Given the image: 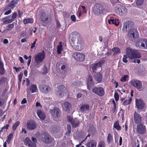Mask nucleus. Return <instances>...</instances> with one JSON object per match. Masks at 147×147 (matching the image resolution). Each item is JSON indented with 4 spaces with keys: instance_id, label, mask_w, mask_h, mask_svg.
<instances>
[{
    "instance_id": "nucleus-1",
    "label": "nucleus",
    "mask_w": 147,
    "mask_h": 147,
    "mask_svg": "<svg viewBox=\"0 0 147 147\" xmlns=\"http://www.w3.org/2000/svg\"><path fill=\"white\" fill-rule=\"evenodd\" d=\"M69 40L73 48L77 51L83 49V44L82 37L77 32H73L69 36Z\"/></svg>"
},
{
    "instance_id": "nucleus-2",
    "label": "nucleus",
    "mask_w": 147,
    "mask_h": 147,
    "mask_svg": "<svg viewBox=\"0 0 147 147\" xmlns=\"http://www.w3.org/2000/svg\"><path fill=\"white\" fill-rule=\"evenodd\" d=\"M36 137L39 140L46 144H49L52 141L51 136L47 132L43 131L41 134L38 133Z\"/></svg>"
},
{
    "instance_id": "nucleus-3",
    "label": "nucleus",
    "mask_w": 147,
    "mask_h": 147,
    "mask_svg": "<svg viewBox=\"0 0 147 147\" xmlns=\"http://www.w3.org/2000/svg\"><path fill=\"white\" fill-rule=\"evenodd\" d=\"M126 52L128 57L130 59L135 58H140L141 57L140 53L137 50L127 47L126 49Z\"/></svg>"
},
{
    "instance_id": "nucleus-4",
    "label": "nucleus",
    "mask_w": 147,
    "mask_h": 147,
    "mask_svg": "<svg viewBox=\"0 0 147 147\" xmlns=\"http://www.w3.org/2000/svg\"><path fill=\"white\" fill-rule=\"evenodd\" d=\"M45 57V54L43 50L41 53L37 54L34 57V61L36 63L35 66L38 68L41 65L40 63H42Z\"/></svg>"
},
{
    "instance_id": "nucleus-5",
    "label": "nucleus",
    "mask_w": 147,
    "mask_h": 147,
    "mask_svg": "<svg viewBox=\"0 0 147 147\" xmlns=\"http://www.w3.org/2000/svg\"><path fill=\"white\" fill-rule=\"evenodd\" d=\"M136 45L137 48L147 49V39L144 38L140 39L136 42Z\"/></svg>"
},
{
    "instance_id": "nucleus-6",
    "label": "nucleus",
    "mask_w": 147,
    "mask_h": 147,
    "mask_svg": "<svg viewBox=\"0 0 147 147\" xmlns=\"http://www.w3.org/2000/svg\"><path fill=\"white\" fill-rule=\"evenodd\" d=\"M103 5L100 4H96L93 7V11L96 15H98L102 13L104 9Z\"/></svg>"
},
{
    "instance_id": "nucleus-7",
    "label": "nucleus",
    "mask_w": 147,
    "mask_h": 147,
    "mask_svg": "<svg viewBox=\"0 0 147 147\" xmlns=\"http://www.w3.org/2000/svg\"><path fill=\"white\" fill-rule=\"evenodd\" d=\"M136 131L138 134L143 135L146 132V126L143 123H141L136 126Z\"/></svg>"
},
{
    "instance_id": "nucleus-8",
    "label": "nucleus",
    "mask_w": 147,
    "mask_h": 147,
    "mask_svg": "<svg viewBox=\"0 0 147 147\" xmlns=\"http://www.w3.org/2000/svg\"><path fill=\"white\" fill-rule=\"evenodd\" d=\"M50 113L52 117L55 118L60 117L61 112L60 109L57 107H55L53 109L50 110Z\"/></svg>"
},
{
    "instance_id": "nucleus-9",
    "label": "nucleus",
    "mask_w": 147,
    "mask_h": 147,
    "mask_svg": "<svg viewBox=\"0 0 147 147\" xmlns=\"http://www.w3.org/2000/svg\"><path fill=\"white\" fill-rule=\"evenodd\" d=\"M92 92L99 96H102L105 94L104 89L102 87H95L92 88Z\"/></svg>"
},
{
    "instance_id": "nucleus-10",
    "label": "nucleus",
    "mask_w": 147,
    "mask_h": 147,
    "mask_svg": "<svg viewBox=\"0 0 147 147\" xmlns=\"http://www.w3.org/2000/svg\"><path fill=\"white\" fill-rule=\"evenodd\" d=\"M131 84L136 88L139 91L142 88V82L139 80H132L130 81Z\"/></svg>"
},
{
    "instance_id": "nucleus-11",
    "label": "nucleus",
    "mask_w": 147,
    "mask_h": 147,
    "mask_svg": "<svg viewBox=\"0 0 147 147\" xmlns=\"http://www.w3.org/2000/svg\"><path fill=\"white\" fill-rule=\"evenodd\" d=\"M40 18L42 22L45 23H47L48 21H50L51 20L50 15H47L45 12H42L41 13Z\"/></svg>"
},
{
    "instance_id": "nucleus-12",
    "label": "nucleus",
    "mask_w": 147,
    "mask_h": 147,
    "mask_svg": "<svg viewBox=\"0 0 147 147\" xmlns=\"http://www.w3.org/2000/svg\"><path fill=\"white\" fill-rule=\"evenodd\" d=\"M39 88L40 91L44 93H47L51 90L50 87L44 84H40L39 86Z\"/></svg>"
},
{
    "instance_id": "nucleus-13",
    "label": "nucleus",
    "mask_w": 147,
    "mask_h": 147,
    "mask_svg": "<svg viewBox=\"0 0 147 147\" xmlns=\"http://www.w3.org/2000/svg\"><path fill=\"white\" fill-rule=\"evenodd\" d=\"M129 34L132 40H135L136 38H138L139 36L137 30V29L134 28L130 30Z\"/></svg>"
},
{
    "instance_id": "nucleus-14",
    "label": "nucleus",
    "mask_w": 147,
    "mask_h": 147,
    "mask_svg": "<svg viewBox=\"0 0 147 147\" xmlns=\"http://www.w3.org/2000/svg\"><path fill=\"white\" fill-rule=\"evenodd\" d=\"M74 55L75 60L78 61H83L85 59V55L83 53H76Z\"/></svg>"
},
{
    "instance_id": "nucleus-15",
    "label": "nucleus",
    "mask_w": 147,
    "mask_h": 147,
    "mask_svg": "<svg viewBox=\"0 0 147 147\" xmlns=\"http://www.w3.org/2000/svg\"><path fill=\"white\" fill-rule=\"evenodd\" d=\"M86 84L87 85L88 89L90 90L91 87L94 85V82L93 81L92 77L90 75L88 76L87 78Z\"/></svg>"
},
{
    "instance_id": "nucleus-16",
    "label": "nucleus",
    "mask_w": 147,
    "mask_h": 147,
    "mask_svg": "<svg viewBox=\"0 0 147 147\" xmlns=\"http://www.w3.org/2000/svg\"><path fill=\"white\" fill-rule=\"evenodd\" d=\"M134 120L135 123L138 124L141 123L142 117L139 114L135 111L134 113Z\"/></svg>"
},
{
    "instance_id": "nucleus-17",
    "label": "nucleus",
    "mask_w": 147,
    "mask_h": 147,
    "mask_svg": "<svg viewBox=\"0 0 147 147\" xmlns=\"http://www.w3.org/2000/svg\"><path fill=\"white\" fill-rule=\"evenodd\" d=\"M26 126L29 130H32L36 128V124L34 121H29L27 123Z\"/></svg>"
},
{
    "instance_id": "nucleus-18",
    "label": "nucleus",
    "mask_w": 147,
    "mask_h": 147,
    "mask_svg": "<svg viewBox=\"0 0 147 147\" xmlns=\"http://www.w3.org/2000/svg\"><path fill=\"white\" fill-rule=\"evenodd\" d=\"M136 105L138 109H142L144 107L145 104L144 101L141 99H136Z\"/></svg>"
},
{
    "instance_id": "nucleus-19",
    "label": "nucleus",
    "mask_w": 147,
    "mask_h": 147,
    "mask_svg": "<svg viewBox=\"0 0 147 147\" xmlns=\"http://www.w3.org/2000/svg\"><path fill=\"white\" fill-rule=\"evenodd\" d=\"M66 89L65 87L63 85H60L58 87L57 91V94L61 97L63 96L64 94V91Z\"/></svg>"
},
{
    "instance_id": "nucleus-20",
    "label": "nucleus",
    "mask_w": 147,
    "mask_h": 147,
    "mask_svg": "<svg viewBox=\"0 0 147 147\" xmlns=\"http://www.w3.org/2000/svg\"><path fill=\"white\" fill-rule=\"evenodd\" d=\"M122 30L124 32H126L127 30V28H128V29H129V26H130L131 28L133 26V23L131 21H128L124 22Z\"/></svg>"
},
{
    "instance_id": "nucleus-21",
    "label": "nucleus",
    "mask_w": 147,
    "mask_h": 147,
    "mask_svg": "<svg viewBox=\"0 0 147 147\" xmlns=\"http://www.w3.org/2000/svg\"><path fill=\"white\" fill-rule=\"evenodd\" d=\"M24 142L26 145H28V147H36V143L32 142L29 138H26L24 140Z\"/></svg>"
},
{
    "instance_id": "nucleus-22",
    "label": "nucleus",
    "mask_w": 147,
    "mask_h": 147,
    "mask_svg": "<svg viewBox=\"0 0 147 147\" xmlns=\"http://www.w3.org/2000/svg\"><path fill=\"white\" fill-rule=\"evenodd\" d=\"M108 23L109 24H114L115 26H117L119 24V22L118 19L114 17H111L108 20Z\"/></svg>"
},
{
    "instance_id": "nucleus-23",
    "label": "nucleus",
    "mask_w": 147,
    "mask_h": 147,
    "mask_svg": "<svg viewBox=\"0 0 147 147\" xmlns=\"http://www.w3.org/2000/svg\"><path fill=\"white\" fill-rule=\"evenodd\" d=\"M95 80L98 83H100L102 82V74L98 72L94 76Z\"/></svg>"
},
{
    "instance_id": "nucleus-24",
    "label": "nucleus",
    "mask_w": 147,
    "mask_h": 147,
    "mask_svg": "<svg viewBox=\"0 0 147 147\" xmlns=\"http://www.w3.org/2000/svg\"><path fill=\"white\" fill-rule=\"evenodd\" d=\"M37 115L38 117L41 120L44 119L46 117L45 113L42 111L38 110L36 112Z\"/></svg>"
},
{
    "instance_id": "nucleus-25",
    "label": "nucleus",
    "mask_w": 147,
    "mask_h": 147,
    "mask_svg": "<svg viewBox=\"0 0 147 147\" xmlns=\"http://www.w3.org/2000/svg\"><path fill=\"white\" fill-rule=\"evenodd\" d=\"M97 142L94 140H91L87 143V147H96Z\"/></svg>"
},
{
    "instance_id": "nucleus-26",
    "label": "nucleus",
    "mask_w": 147,
    "mask_h": 147,
    "mask_svg": "<svg viewBox=\"0 0 147 147\" xmlns=\"http://www.w3.org/2000/svg\"><path fill=\"white\" fill-rule=\"evenodd\" d=\"M119 14L121 16L123 15L126 14L127 11V9L125 7L121 5L118 8Z\"/></svg>"
},
{
    "instance_id": "nucleus-27",
    "label": "nucleus",
    "mask_w": 147,
    "mask_h": 147,
    "mask_svg": "<svg viewBox=\"0 0 147 147\" xmlns=\"http://www.w3.org/2000/svg\"><path fill=\"white\" fill-rule=\"evenodd\" d=\"M89 109V105L86 104L82 105L80 108V111L81 112H84L86 111H88Z\"/></svg>"
},
{
    "instance_id": "nucleus-28",
    "label": "nucleus",
    "mask_w": 147,
    "mask_h": 147,
    "mask_svg": "<svg viewBox=\"0 0 147 147\" xmlns=\"http://www.w3.org/2000/svg\"><path fill=\"white\" fill-rule=\"evenodd\" d=\"M17 0H12V1L8 4L7 8L5 7L4 9L6 10L8 8L12 9L15 7V5L17 3Z\"/></svg>"
},
{
    "instance_id": "nucleus-29",
    "label": "nucleus",
    "mask_w": 147,
    "mask_h": 147,
    "mask_svg": "<svg viewBox=\"0 0 147 147\" xmlns=\"http://www.w3.org/2000/svg\"><path fill=\"white\" fill-rule=\"evenodd\" d=\"M14 21V20L11 19H9L8 17H6L2 18L1 21L2 22L3 24H6L11 23Z\"/></svg>"
},
{
    "instance_id": "nucleus-30",
    "label": "nucleus",
    "mask_w": 147,
    "mask_h": 147,
    "mask_svg": "<svg viewBox=\"0 0 147 147\" xmlns=\"http://www.w3.org/2000/svg\"><path fill=\"white\" fill-rule=\"evenodd\" d=\"M79 120L77 118H75L72 121L71 123L72 126L74 128L78 127L79 124Z\"/></svg>"
},
{
    "instance_id": "nucleus-31",
    "label": "nucleus",
    "mask_w": 147,
    "mask_h": 147,
    "mask_svg": "<svg viewBox=\"0 0 147 147\" xmlns=\"http://www.w3.org/2000/svg\"><path fill=\"white\" fill-rule=\"evenodd\" d=\"M107 142L108 144H110L113 141V136L112 132L108 134L107 137Z\"/></svg>"
},
{
    "instance_id": "nucleus-32",
    "label": "nucleus",
    "mask_w": 147,
    "mask_h": 147,
    "mask_svg": "<svg viewBox=\"0 0 147 147\" xmlns=\"http://www.w3.org/2000/svg\"><path fill=\"white\" fill-rule=\"evenodd\" d=\"M71 107V104L68 102H66L64 103L63 107L65 111H69V108Z\"/></svg>"
},
{
    "instance_id": "nucleus-33",
    "label": "nucleus",
    "mask_w": 147,
    "mask_h": 147,
    "mask_svg": "<svg viewBox=\"0 0 147 147\" xmlns=\"http://www.w3.org/2000/svg\"><path fill=\"white\" fill-rule=\"evenodd\" d=\"M30 90L32 93H35L37 92L38 89L37 86L36 84H32L31 85Z\"/></svg>"
},
{
    "instance_id": "nucleus-34",
    "label": "nucleus",
    "mask_w": 147,
    "mask_h": 147,
    "mask_svg": "<svg viewBox=\"0 0 147 147\" xmlns=\"http://www.w3.org/2000/svg\"><path fill=\"white\" fill-rule=\"evenodd\" d=\"M113 127L117 130H121V128L119 125V121H117L114 123Z\"/></svg>"
},
{
    "instance_id": "nucleus-35",
    "label": "nucleus",
    "mask_w": 147,
    "mask_h": 147,
    "mask_svg": "<svg viewBox=\"0 0 147 147\" xmlns=\"http://www.w3.org/2000/svg\"><path fill=\"white\" fill-rule=\"evenodd\" d=\"M5 69L3 63L0 61V75H3L5 73Z\"/></svg>"
},
{
    "instance_id": "nucleus-36",
    "label": "nucleus",
    "mask_w": 147,
    "mask_h": 147,
    "mask_svg": "<svg viewBox=\"0 0 147 147\" xmlns=\"http://www.w3.org/2000/svg\"><path fill=\"white\" fill-rule=\"evenodd\" d=\"M59 45H58L57 46V53L58 54H61V52L63 50L62 45H61V42H59Z\"/></svg>"
},
{
    "instance_id": "nucleus-37",
    "label": "nucleus",
    "mask_w": 147,
    "mask_h": 147,
    "mask_svg": "<svg viewBox=\"0 0 147 147\" xmlns=\"http://www.w3.org/2000/svg\"><path fill=\"white\" fill-rule=\"evenodd\" d=\"M34 20L32 18H27L25 19L23 21V22L24 24H26L29 23H33Z\"/></svg>"
},
{
    "instance_id": "nucleus-38",
    "label": "nucleus",
    "mask_w": 147,
    "mask_h": 147,
    "mask_svg": "<svg viewBox=\"0 0 147 147\" xmlns=\"http://www.w3.org/2000/svg\"><path fill=\"white\" fill-rule=\"evenodd\" d=\"M106 146L104 141L102 140L99 142L97 147H106Z\"/></svg>"
},
{
    "instance_id": "nucleus-39",
    "label": "nucleus",
    "mask_w": 147,
    "mask_h": 147,
    "mask_svg": "<svg viewBox=\"0 0 147 147\" xmlns=\"http://www.w3.org/2000/svg\"><path fill=\"white\" fill-rule=\"evenodd\" d=\"M20 122L18 121L13 124L12 126V129L13 131H15L16 130L17 127L20 125Z\"/></svg>"
},
{
    "instance_id": "nucleus-40",
    "label": "nucleus",
    "mask_w": 147,
    "mask_h": 147,
    "mask_svg": "<svg viewBox=\"0 0 147 147\" xmlns=\"http://www.w3.org/2000/svg\"><path fill=\"white\" fill-rule=\"evenodd\" d=\"M7 78L4 77H2L0 78V86H1L7 81Z\"/></svg>"
},
{
    "instance_id": "nucleus-41",
    "label": "nucleus",
    "mask_w": 147,
    "mask_h": 147,
    "mask_svg": "<svg viewBox=\"0 0 147 147\" xmlns=\"http://www.w3.org/2000/svg\"><path fill=\"white\" fill-rule=\"evenodd\" d=\"M96 130V128L92 126L90 127L89 131L91 133L94 134L95 133Z\"/></svg>"
},
{
    "instance_id": "nucleus-42",
    "label": "nucleus",
    "mask_w": 147,
    "mask_h": 147,
    "mask_svg": "<svg viewBox=\"0 0 147 147\" xmlns=\"http://www.w3.org/2000/svg\"><path fill=\"white\" fill-rule=\"evenodd\" d=\"M132 99L130 98L129 100H126L124 101L123 102V105H127L129 104L131 102Z\"/></svg>"
},
{
    "instance_id": "nucleus-43",
    "label": "nucleus",
    "mask_w": 147,
    "mask_h": 147,
    "mask_svg": "<svg viewBox=\"0 0 147 147\" xmlns=\"http://www.w3.org/2000/svg\"><path fill=\"white\" fill-rule=\"evenodd\" d=\"M14 27L13 23L8 24L7 26V29L8 30H10L12 29Z\"/></svg>"
},
{
    "instance_id": "nucleus-44",
    "label": "nucleus",
    "mask_w": 147,
    "mask_h": 147,
    "mask_svg": "<svg viewBox=\"0 0 147 147\" xmlns=\"http://www.w3.org/2000/svg\"><path fill=\"white\" fill-rule=\"evenodd\" d=\"M136 1L137 5L141 6L143 4L144 0H136Z\"/></svg>"
},
{
    "instance_id": "nucleus-45",
    "label": "nucleus",
    "mask_w": 147,
    "mask_h": 147,
    "mask_svg": "<svg viewBox=\"0 0 147 147\" xmlns=\"http://www.w3.org/2000/svg\"><path fill=\"white\" fill-rule=\"evenodd\" d=\"M112 50L114 52L116 53H120V49L117 47L113 48Z\"/></svg>"
},
{
    "instance_id": "nucleus-46",
    "label": "nucleus",
    "mask_w": 147,
    "mask_h": 147,
    "mask_svg": "<svg viewBox=\"0 0 147 147\" xmlns=\"http://www.w3.org/2000/svg\"><path fill=\"white\" fill-rule=\"evenodd\" d=\"M129 77L127 75H124L120 79V81L121 82H125L126 81V79Z\"/></svg>"
},
{
    "instance_id": "nucleus-47",
    "label": "nucleus",
    "mask_w": 147,
    "mask_h": 147,
    "mask_svg": "<svg viewBox=\"0 0 147 147\" xmlns=\"http://www.w3.org/2000/svg\"><path fill=\"white\" fill-rule=\"evenodd\" d=\"M67 128L68 131L67 132H66V134H67L68 135H69L70 134L71 131V125L69 124H68L67 125Z\"/></svg>"
},
{
    "instance_id": "nucleus-48",
    "label": "nucleus",
    "mask_w": 147,
    "mask_h": 147,
    "mask_svg": "<svg viewBox=\"0 0 147 147\" xmlns=\"http://www.w3.org/2000/svg\"><path fill=\"white\" fill-rule=\"evenodd\" d=\"M23 76V73H22V72H20L18 76V81H19V82L20 83H21V82L22 81V78Z\"/></svg>"
},
{
    "instance_id": "nucleus-49",
    "label": "nucleus",
    "mask_w": 147,
    "mask_h": 147,
    "mask_svg": "<svg viewBox=\"0 0 147 147\" xmlns=\"http://www.w3.org/2000/svg\"><path fill=\"white\" fill-rule=\"evenodd\" d=\"M114 98L116 101H117L119 99V96L117 92L115 93L114 95Z\"/></svg>"
},
{
    "instance_id": "nucleus-50",
    "label": "nucleus",
    "mask_w": 147,
    "mask_h": 147,
    "mask_svg": "<svg viewBox=\"0 0 147 147\" xmlns=\"http://www.w3.org/2000/svg\"><path fill=\"white\" fill-rule=\"evenodd\" d=\"M127 57L128 56L127 55H124L123 58V62L127 63V62L128 61L127 60Z\"/></svg>"
},
{
    "instance_id": "nucleus-51",
    "label": "nucleus",
    "mask_w": 147,
    "mask_h": 147,
    "mask_svg": "<svg viewBox=\"0 0 147 147\" xmlns=\"http://www.w3.org/2000/svg\"><path fill=\"white\" fill-rule=\"evenodd\" d=\"M37 39H35V40L32 43L31 45V48L33 49L35 47V45L36 44V42L37 41Z\"/></svg>"
},
{
    "instance_id": "nucleus-52",
    "label": "nucleus",
    "mask_w": 147,
    "mask_h": 147,
    "mask_svg": "<svg viewBox=\"0 0 147 147\" xmlns=\"http://www.w3.org/2000/svg\"><path fill=\"white\" fill-rule=\"evenodd\" d=\"M67 121L69 122H70L71 123V121H72L73 120V119L70 115L67 116Z\"/></svg>"
},
{
    "instance_id": "nucleus-53",
    "label": "nucleus",
    "mask_w": 147,
    "mask_h": 147,
    "mask_svg": "<svg viewBox=\"0 0 147 147\" xmlns=\"http://www.w3.org/2000/svg\"><path fill=\"white\" fill-rule=\"evenodd\" d=\"M48 69L47 67L45 66L43 69V73L45 74H46L48 73Z\"/></svg>"
},
{
    "instance_id": "nucleus-54",
    "label": "nucleus",
    "mask_w": 147,
    "mask_h": 147,
    "mask_svg": "<svg viewBox=\"0 0 147 147\" xmlns=\"http://www.w3.org/2000/svg\"><path fill=\"white\" fill-rule=\"evenodd\" d=\"M61 26L60 23L58 20L56 21V27L57 29H59Z\"/></svg>"
},
{
    "instance_id": "nucleus-55",
    "label": "nucleus",
    "mask_w": 147,
    "mask_h": 147,
    "mask_svg": "<svg viewBox=\"0 0 147 147\" xmlns=\"http://www.w3.org/2000/svg\"><path fill=\"white\" fill-rule=\"evenodd\" d=\"M66 66L65 65H63L61 67V69L63 71H64L63 74H64L65 73V69Z\"/></svg>"
},
{
    "instance_id": "nucleus-56",
    "label": "nucleus",
    "mask_w": 147,
    "mask_h": 147,
    "mask_svg": "<svg viewBox=\"0 0 147 147\" xmlns=\"http://www.w3.org/2000/svg\"><path fill=\"white\" fill-rule=\"evenodd\" d=\"M113 81H114L113 82V83H114V84L115 85V88H117L118 86V85H119L118 83L117 82H116L115 80L114 79H112V82H113Z\"/></svg>"
},
{
    "instance_id": "nucleus-57",
    "label": "nucleus",
    "mask_w": 147,
    "mask_h": 147,
    "mask_svg": "<svg viewBox=\"0 0 147 147\" xmlns=\"http://www.w3.org/2000/svg\"><path fill=\"white\" fill-rule=\"evenodd\" d=\"M97 67L95 64H94L92 66V69L93 71H94L96 69Z\"/></svg>"
},
{
    "instance_id": "nucleus-58",
    "label": "nucleus",
    "mask_w": 147,
    "mask_h": 147,
    "mask_svg": "<svg viewBox=\"0 0 147 147\" xmlns=\"http://www.w3.org/2000/svg\"><path fill=\"white\" fill-rule=\"evenodd\" d=\"M71 20L75 22L76 21V18L75 15H73L71 16Z\"/></svg>"
},
{
    "instance_id": "nucleus-59",
    "label": "nucleus",
    "mask_w": 147,
    "mask_h": 147,
    "mask_svg": "<svg viewBox=\"0 0 147 147\" xmlns=\"http://www.w3.org/2000/svg\"><path fill=\"white\" fill-rule=\"evenodd\" d=\"M4 103V100L3 99L0 98V107L3 105Z\"/></svg>"
},
{
    "instance_id": "nucleus-60",
    "label": "nucleus",
    "mask_w": 147,
    "mask_h": 147,
    "mask_svg": "<svg viewBox=\"0 0 147 147\" xmlns=\"http://www.w3.org/2000/svg\"><path fill=\"white\" fill-rule=\"evenodd\" d=\"M13 69L15 70L16 72H18L21 69L20 67L17 68L16 67H13Z\"/></svg>"
},
{
    "instance_id": "nucleus-61",
    "label": "nucleus",
    "mask_w": 147,
    "mask_h": 147,
    "mask_svg": "<svg viewBox=\"0 0 147 147\" xmlns=\"http://www.w3.org/2000/svg\"><path fill=\"white\" fill-rule=\"evenodd\" d=\"M17 15V13H16V12L12 14V18L13 19H14L16 18Z\"/></svg>"
},
{
    "instance_id": "nucleus-62",
    "label": "nucleus",
    "mask_w": 147,
    "mask_h": 147,
    "mask_svg": "<svg viewBox=\"0 0 147 147\" xmlns=\"http://www.w3.org/2000/svg\"><path fill=\"white\" fill-rule=\"evenodd\" d=\"M13 133H11L10 134L7 136V138L11 140V139L13 137Z\"/></svg>"
},
{
    "instance_id": "nucleus-63",
    "label": "nucleus",
    "mask_w": 147,
    "mask_h": 147,
    "mask_svg": "<svg viewBox=\"0 0 147 147\" xmlns=\"http://www.w3.org/2000/svg\"><path fill=\"white\" fill-rule=\"evenodd\" d=\"M11 12V9H9L8 11H6L4 13L5 15H7L10 13Z\"/></svg>"
},
{
    "instance_id": "nucleus-64",
    "label": "nucleus",
    "mask_w": 147,
    "mask_h": 147,
    "mask_svg": "<svg viewBox=\"0 0 147 147\" xmlns=\"http://www.w3.org/2000/svg\"><path fill=\"white\" fill-rule=\"evenodd\" d=\"M26 86H29L30 85V81L27 78L26 79Z\"/></svg>"
}]
</instances>
